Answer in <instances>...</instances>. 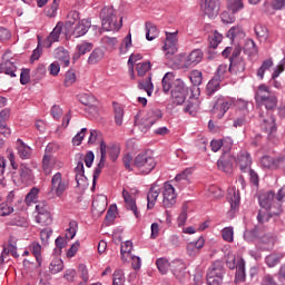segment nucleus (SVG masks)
Instances as JSON below:
<instances>
[{
  "mask_svg": "<svg viewBox=\"0 0 285 285\" xmlns=\"http://www.w3.org/2000/svg\"><path fill=\"white\" fill-rule=\"evenodd\" d=\"M227 199L229 200V204H230V209L228 213L229 215H235L239 208V202H240L239 191L235 189H229Z\"/></svg>",
  "mask_w": 285,
  "mask_h": 285,
  "instance_id": "obj_19",
  "label": "nucleus"
},
{
  "mask_svg": "<svg viewBox=\"0 0 285 285\" xmlns=\"http://www.w3.org/2000/svg\"><path fill=\"white\" fill-rule=\"evenodd\" d=\"M0 72L9 75V77H17V65L12 60H3L0 62Z\"/></svg>",
  "mask_w": 285,
  "mask_h": 285,
  "instance_id": "obj_28",
  "label": "nucleus"
},
{
  "mask_svg": "<svg viewBox=\"0 0 285 285\" xmlns=\"http://www.w3.org/2000/svg\"><path fill=\"white\" fill-rule=\"evenodd\" d=\"M204 60V51L202 49H194L185 59V67L191 68L202 63Z\"/></svg>",
  "mask_w": 285,
  "mask_h": 285,
  "instance_id": "obj_12",
  "label": "nucleus"
},
{
  "mask_svg": "<svg viewBox=\"0 0 285 285\" xmlns=\"http://www.w3.org/2000/svg\"><path fill=\"white\" fill-rule=\"evenodd\" d=\"M254 32L259 41H262V39H268V29L265 26L257 24L254 28Z\"/></svg>",
  "mask_w": 285,
  "mask_h": 285,
  "instance_id": "obj_51",
  "label": "nucleus"
},
{
  "mask_svg": "<svg viewBox=\"0 0 285 285\" xmlns=\"http://www.w3.org/2000/svg\"><path fill=\"white\" fill-rule=\"evenodd\" d=\"M259 121L262 122V128L265 132H273L277 131V125L275 124V116H273L269 111H263L259 114Z\"/></svg>",
  "mask_w": 285,
  "mask_h": 285,
  "instance_id": "obj_7",
  "label": "nucleus"
},
{
  "mask_svg": "<svg viewBox=\"0 0 285 285\" xmlns=\"http://www.w3.org/2000/svg\"><path fill=\"white\" fill-rule=\"evenodd\" d=\"M100 19L102 30L106 32H115L121 30L122 19L120 18L119 22L117 21V10L112 7H105L100 11Z\"/></svg>",
  "mask_w": 285,
  "mask_h": 285,
  "instance_id": "obj_1",
  "label": "nucleus"
},
{
  "mask_svg": "<svg viewBox=\"0 0 285 285\" xmlns=\"http://www.w3.org/2000/svg\"><path fill=\"white\" fill-rule=\"evenodd\" d=\"M38 195H39V188H37V187L31 188L30 191L26 196V203L35 204L37 202Z\"/></svg>",
  "mask_w": 285,
  "mask_h": 285,
  "instance_id": "obj_58",
  "label": "nucleus"
},
{
  "mask_svg": "<svg viewBox=\"0 0 285 285\" xmlns=\"http://www.w3.org/2000/svg\"><path fill=\"white\" fill-rule=\"evenodd\" d=\"M239 259L242 257L235 256L234 254H227L226 264L230 268V271H235L239 266Z\"/></svg>",
  "mask_w": 285,
  "mask_h": 285,
  "instance_id": "obj_48",
  "label": "nucleus"
},
{
  "mask_svg": "<svg viewBox=\"0 0 285 285\" xmlns=\"http://www.w3.org/2000/svg\"><path fill=\"white\" fill-rule=\"evenodd\" d=\"M188 86L181 79H176L173 81V89H171V99L173 104L176 106H181L186 102V98L188 97L189 92Z\"/></svg>",
  "mask_w": 285,
  "mask_h": 285,
  "instance_id": "obj_3",
  "label": "nucleus"
},
{
  "mask_svg": "<svg viewBox=\"0 0 285 285\" xmlns=\"http://www.w3.org/2000/svg\"><path fill=\"white\" fill-rule=\"evenodd\" d=\"M92 22L89 19H82L75 26L71 36L75 37V39H79V37H83L88 33V30H90Z\"/></svg>",
  "mask_w": 285,
  "mask_h": 285,
  "instance_id": "obj_13",
  "label": "nucleus"
},
{
  "mask_svg": "<svg viewBox=\"0 0 285 285\" xmlns=\"http://www.w3.org/2000/svg\"><path fill=\"white\" fill-rule=\"evenodd\" d=\"M246 70V62L244 58H229V72L230 75H240Z\"/></svg>",
  "mask_w": 285,
  "mask_h": 285,
  "instance_id": "obj_18",
  "label": "nucleus"
},
{
  "mask_svg": "<svg viewBox=\"0 0 285 285\" xmlns=\"http://www.w3.org/2000/svg\"><path fill=\"white\" fill-rule=\"evenodd\" d=\"M159 193H161V190L159 189V187L153 185L149 188V191L147 194V208L149 210H153V208H155V204H157V198L159 197Z\"/></svg>",
  "mask_w": 285,
  "mask_h": 285,
  "instance_id": "obj_25",
  "label": "nucleus"
},
{
  "mask_svg": "<svg viewBox=\"0 0 285 285\" xmlns=\"http://www.w3.org/2000/svg\"><path fill=\"white\" fill-rule=\"evenodd\" d=\"M77 228H79L77 220H71L66 233V239H75V236L77 235Z\"/></svg>",
  "mask_w": 285,
  "mask_h": 285,
  "instance_id": "obj_52",
  "label": "nucleus"
},
{
  "mask_svg": "<svg viewBox=\"0 0 285 285\" xmlns=\"http://www.w3.org/2000/svg\"><path fill=\"white\" fill-rule=\"evenodd\" d=\"M17 150L20 159H30V155H32V149L21 139L17 140Z\"/></svg>",
  "mask_w": 285,
  "mask_h": 285,
  "instance_id": "obj_32",
  "label": "nucleus"
},
{
  "mask_svg": "<svg viewBox=\"0 0 285 285\" xmlns=\"http://www.w3.org/2000/svg\"><path fill=\"white\" fill-rule=\"evenodd\" d=\"M146 39L147 41H153L157 39L159 31L157 30V26L153 24V22H146Z\"/></svg>",
  "mask_w": 285,
  "mask_h": 285,
  "instance_id": "obj_38",
  "label": "nucleus"
},
{
  "mask_svg": "<svg viewBox=\"0 0 285 285\" xmlns=\"http://www.w3.org/2000/svg\"><path fill=\"white\" fill-rule=\"evenodd\" d=\"M50 150H52V146L48 145L46 147V154L42 157V170L45 175H50L52 173V168L55 167V159L48 154Z\"/></svg>",
  "mask_w": 285,
  "mask_h": 285,
  "instance_id": "obj_14",
  "label": "nucleus"
},
{
  "mask_svg": "<svg viewBox=\"0 0 285 285\" xmlns=\"http://www.w3.org/2000/svg\"><path fill=\"white\" fill-rule=\"evenodd\" d=\"M229 68H230V66L228 67V65H226V63L220 65L217 68L214 77L216 79L220 80V81H224L225 79H228V72H230Z\"/></svg>",
  "mask_w": 285,
  "mask_h": 285,
  "instance_id": "obj_40",
  "label": "nucleus"
},
{
  "mask_svg": "<svg viewBox=\"0 0 285 285\" xmlns=\"http://www.w3.org/2000/svg\"><path fill=\"white\" fill-rule=\"evenodd\" d=\"M285 0H272V2L264 3V12L267 14H275V10H284Z\"/></svg>",
  "mask_w": 285,
  "mask_h": 285,
  "instance_id": "obj_26",
  "label": "nucleus"
},
{
  "mask_svg": "<svg viewBox=\"0 0 285 285\" xmlns=\"http://www.w3.org/2000/svg\"><path fill=\"white\" fill-rule=\"evenodd\" d=\"M218 170H223L227 175L233 173V158H223L217 161Z\"/></svg>",
  "mask_w": 285,
  "mask_h": 285,
  "instance_id": "obj_36",
  "label": "nucleus"
},
{
  "mask_svg": "<svg viewBox=\"0 0 285 285\" xmlns=\"http://www.w3.org/2000/svg\"><path fill=\"white\" fill-rule=\"evenodd\" d=\"M261 164L264 168H284L285 157L274 159L273 157L264 156L261 159Z\"/></svg>",
  "mask_w": 285,
  "mask_h": 285,
  "instance_id": "obj_15",
  "label": "nucleus"
},
{
  "mask_svg": "<svg viewBox=\"0 0 285 285\" xmlns=\"http://www.w3.org/2000/svg\"><path fill=\"white\" fill-rule=\"evenodd\" d=\"M206 282L208 285H222L224 284V276L217 274H206Z\"/></svg>",
  "mask_w": 285,
  "mask_h": 285,
  "instance_id": "obj_50",
  "label": "nucleus"
},
{
  "mask_svg": "<svg viewBox=\"0 0 285 285\" xmlns=\"http://www.w3.org/2000/svg\"><path fill=\"white\" fill-rule=\"evenodd\" d=\"M101 41L104 46H106V48H108L109 50H115V48H117V45L119 43V40H117V38H110L108 36H105Z\"/></svg>",
  "mask_w": 285,
  "mask_h": 285,
  "instance_id": "obj_54",
  "label": "nucleus"
},
{
  "mask_svg": "<svg viewBox=\"0 0 285 285\" xmlns=\"http://www.w3.org/2000/svg\"><path fill=\"white\" fill-rule=\"evenodd\" d=\"M234 236H235V230L233 229V227H225L222 230V237L224 242H228L230 244L234 240Z\"/></svg>",
  "mask_w": 285,
  "mask_h": 285,
  "instance_id": "obj_55",
  "label": "nucleus"
},
{
  "mask_svg": "<svg viewBox=\"0 0 285 285\" xmlns=\"http://www.w3.org/2000/svg\"><path fill=\"white\" fill-rule=\"evenodd\" d=\"M115 122L117 126L124 124V108L115 107Z\"/></svg>",
  "mask_w": 285,
  "mask_h": 285,
  "instance_id": "obj_64",
  "label": "nucleus"
},
{
  "mask_svg": "<svg viewBox=\"0 0 285 285\" xmlns=\"http://www.w3.org/2000/svg\"><path fill=\"white\" fill-rule=\"evenodd\" d=\"M227 9L233 13L244 10V0H227Z\"/></svg>",
  "mask_w": 285,
  "mask_h": 285,
  "instance_id": "obj_41",
  "label": "nucleus"
},
{
  "mask_svg": "<svg viewBox=\"0 0 285 285\" xmlns=\"http://www.w3.org/2000/svg\"><path fill=\"white\" fill-rule=\"evenodd\" d=\"M236 165L240 173H250V154L247 150H240L236 159Z\"/></svg>",
  "mask_w": 285,
  "mask_h": 285,
  "instance_id": "obj_10",
  "label": "nucleus"
},
{
  "mask_svg": "<svg viewBox=\"0 0 285 285\" xmlns=\"http://www.w3.org/2000/svg\"><path fill=\"white\" fill-rule=\"evenodd\" d=\"M150 68H151L150 61L139 62L136 65V70L138 72L139 77H144L146 75V72H148V70H150Z\"/></svg>",
  "mask_w": 285,
  "mask_h": 285,
  "instance_id": "obj_56",
  "label": "nucleus"
},
{
  "mask_svg": "<svg viewBox=\"0 0 285 285\" xmlns=\"http://www.w3.org/2000/svg\"><path fill=\"white\" fill-rule=\"evenodd\" d=\"M174 81H175V75L173 72L165 73L161 80L163 92H165V95H168L170 90L173 91Z\"/></svg>",
  "mask_w": 285,
  "mask_h": 285,
  "instance_id": "obj_33",
  "label": "nucleus"
},
{
  "mask_svg": "<svg viewBox=\"0 0 285 285\" xmlns=\"http://www.w3.org/2000/svg\"><path fill=\"white\" fill-rule=\"evenodd\" d=\"M55 57L58 61H62L65 68L70 66V55H68L67 50L63 47H58L55 50Z\"/></svg>",
  "mask_w": 285,
  "mask_h": 285,
  "instance_id": "obj_34",
  "label": "nucleus"
},
{
  "mask_svg": "<svg viewBox=\"0 0 285 285\" xmlns=\"http://www.w3.org/2000/svg\"><path fill=\"white\" fill-rule=\"evenodd\" d=\"M230 106H234L233 99L225 100L224 98H220L214 105V109L220 108L223 115H226V112H228V110L230 109Z\"/></svg>",
  "mask_w": 285,
  "mask_h": 285,
  "instance_id": "obj_43",
  "label": "nucleus"
},
{
  "mask_svg": "<svg viewBox=\"0 0 285 285\" xmlns=\"http://www.w3.org/2000/svg\"><path fill=\"white\" fill-rule=\"evenodd\" d=\"M122 198L125 202L126 210L132 212V214L135 215V218L139 219L140 214H139V209L137 208V198L132 194H130V191H128L127 189H122Z\"/></svg>",
  "mask_w": 285,
  "mask_h": 285,
  "instance_id": "obj_9",
  "label": "nucleus"
},
{
  "mask_svg": "<svg viewBox=\"0 0 285 285\" xmlns=\"http://www.w3.org/2000/svg\"><path fill=\"white\" fill-rule=\"evenodd\" d=\"M156 266L161 275H166L173 268V263L168 262V258L160 257L156 261Z\"/></svg>",
  "mask_w": 285,
  "mask_h": 285,
  "instance_id": "obj_37",
  "label": "nucleus"
},
{
  "mask_svg": "<svg viewBox=\"0 0 285 285\" xmlns=\"http://www.w3.org/2000/svg\"><path fill=\"white\" fill-rule=\"evenodd\" d=\"M233 104L237 110H246L248 112V100L233 98Z\"/></svg>",
  "mask_w": 285,
  "mask_h": 285,
  "instance_id": "obj_62",
  "label": "nucleus"
},
{
  "mask_svg": "<svg viewBox=\"0 0 285 285\" xmlns=\"http://www.w3.org/2000/svg\"><path fill=\"white\" fill-rule=\"evenodd\" d=\"M203 10L208 19H214L219 14V0H205Z\"/></svg>",
  "mask_w": 285,
  "mask_h": 285,
  "instance_id": "obj_11",
  "label": "nucleus"
},
{
  "mask_svg": "<svg viewBox=\"0 0 285 285\" xmlns=\"http://www.w3.org/2000/svg\"><path fill=\"white\" fill-rule=\"evenodd\" d=\"M171 272L177 277V279H184L186 277V263L181 259H176L171 262Z\"/></svg>",
  "mask_w": 285,
  "mask_h": 285,
  "instance_id": "obj_20",
  "label": "nucleus"
},
{
  "mask_svg": "<svg viewBox=\"0 0 285 285\" xmlns=\"http://www.w3.org/2000/svg\"><path fill=\"white\" fill-rule=\"evenodd\" d=\"M262 244H265V246H263V250H271V248H273V246H275V237L271 234H266L261 238Z\"/></svg>",
  "mask_w": 285,
  "mask_h": 285,
  "instance_id": "obj_47",
  "label": "nucleus"
},
{
  "mask_svg": "<svg viewBox=\"0 0 285 285\" xmlns=\"http://www.w3.org/2000/svg\"><path fill=\"white\" fill-rule=\"evenodd\" d=\"M189 79L190 82L193 83V86L189 88L191 95H190V99H197L199 97V86H202V82L204 81V76L202 73V71L199 70H193L189 73Z\"/></svg>",
  "mask_w": 285,
  "mask_h": 285,
  "instance_id": "obj_6",
  "label": "nucleus"
},
{
  "mask_svg": "<svg viewBox=\"0 0 285 285\" xmlns=\"http://www.w3.org/2000/svg\"><path fill=\"white\" fill-rule=\"evenodd\" d=\"M163 114L158 108L150 109L147 112V126L150 128V126H155L159 119H161Z\"/></svg>",
  "mask_w": 285,
  "mask_h": 285,
  "instance_id": "obj_35",
  "label": "nucleus"
},
{
  "mask_svg": "<svg viewBox=\"0 0 285 285\" xmlns=\"http://www.w3.org/2000/svg\"><path fill=\"white\" fill-rule=\"evenodd\" d=\"M68 181L63 180L61 173H56L51 178V188L55 190L57 197H61L68 190Z\"/></svg>",
  "mask_w": 285,
  "mask_h": 285,
  "instance_id": "obj_8",
  "label": "nucleus"
},
{
  "mask_svg": "<svg viewBox=\"0 0 285 285\" xmlns=\"http://www.w3.org/2000/svg\"><path fill=\"white\" fill-rule=\"evenodd\" d=\"M246 282V262L244 258H238V266L236 267L235 284Z\"/></svg>",
  "mask_w": 285,
  "mask_h": 285,
  "instance_id": "obj_27",
  "label": "nucleus"
},
{
  "mask_svg": "<svg viewBox=\"0 0 285 285\" xmlns=\"http://www.w3.org/2000/svg\"><path fill=\"white\" fill-rule=\"evenodd\" d=\"M77 81V75L75 73V71L69 70L66 72L65 75V86L67 88H70V86H72V83H75Z\"/></svg>",
  "mask_w": 285,
  "mask_h": 285,
  "instance_id": "obj_59",
  "label": "nucleus"
},
{
  "mask_svg": "<svg viewBox=\"0 0 285 285\" xmlns=\"http://www.w3.org/2000/svg\"><path fill=\"white\" fill-rule=\"evenodd\" d=\"M49 271L52 275H57V273H61L63 271V261L61 258H55L51 261L49 265Z\"/></svg>",
  "mask_w": 285,
  "mask_h": 285,
  "instance_id": "obj_45",
  "label": "nucleus"
},
{
  "mask_svg": "<svg viewBox=\"0 0 285 285\" xmlns=\"http://www.w3.org/2000/svg\"><path fill=\"white\" fill-rule=\"evenodd\" d=\"M204 244H206V240L202 236L197 240L188 243L186 247L187 255L189 257H197V254L204 248Z\"/></svg>",
  "mask_w": 285,
  "mask_h": 285,
  "instance_id": "obj_17",
  "label": "nucleus"
},
{
  "mask_svg": "<svg viewBox=\"0 0 285 285\" xmlns=\"http://www.w3.org/2000/svg\"><path fill=\"white\" fill-rule=\"evenodd\" d=\"M226 37L230 41H235V37H244V30L240 27H232L228 31Z\"/></svg>",
  "mask_w": 285,
  "mask_h": 285,
  "instance_id": "obj_53",
  "label": "nucleus"
},
{
  "mask_svg": "<svg viewBox=\"0 0 285 285\" xmlns=\"http://www.w3.org/2000/svg\"><path fill=\"white\" fill-rule=\"evenodd\" d=\"M207 273L210 275H218L220 277H224V275H226V267L224 262L219 259L213 262L208 267Z\"/></svg>",
  "mask_w": 285,
  "mask_h": 285,
  "instance_id": "obj_23",
  "label": "nucleus"
},
{
  "mask_svg": "<svg viewBox=\"0 0 285 285\" xmlns=\"http://www.w3.org/2000/svg\"><path fill=\"white\" fill-rule=\"evenodd\" d=\"M20 179L23 184H30V181H35V174L32 173V169L28 167L27 164L20 165Z\"/></svg>",
  "mask_w": 285,
  "mask_h": 285,
  "instance_id": "obj_29",
  "label": "nucleus"
},
{
  "mask_svg": "<svg viewBox=\"0 0 285 285\" xmlns=\"http://www.w3.org/2000/svg\"><path fill=\"white\" fill-rule=\"evenodd\" d=\"M106 142L102 140L100 142V161L97 165V168L104 169V166L106 165Z\"/></svg>",
  "mask_w": 285,
  "mask_h": 285,
  "instance_id": "obj_60",
  "label": "nucleus"
},
{
  "mask_svg": "<svg viewBox=\"0 0 285 285\" xmlns=\"http://www.w3.org/2000/svg\"><path fill=\"white\" fill-rule=\"evenodd\" d=\"M76 160H77V166L75 168V173H86L83 169V154L78 153L76 154Z\"/></svg>",
  "mask_w": 285,
  "mask_h": 285,
  "instance_id": "obj_63",
  "label": "nucleus"
},
{
  "mask_svg": "<svg viewBox=\"0 0 285 285\" xmlns=\"http://www.w3.org/2000/svg\"><path fill=\"white\" fill-rule=\"evenodd\" d=\"M101 59H104V50L96 48L89 56L88 58V63H90V66H95L97 63H99V61H101Z\"/></svg>",
  "mask_w": 285,
  "mask_h": 285,
  "instance_id": "obj_42",
  "label": "nucleus"
},
{
  "mask_svg": "<svg viewBox=\"0 0 285 285\" xmlns=\"http://www.w3.org/2000/svg\"><path fill=\"white\" fill-rule=\"evenodd\" d=\"M258 202L262 208H273V206H275V202H277V199L275 198V191H267L265 194H262L258 197Z\"/></svg>",
  "mask_w": 285,
  "mask_h": 285,
  "instance_id": "obj_21",
  "label": "nucleus"
},
{
  "mask_svg": "<svg viewBox=\"0 0 285 285\" xmlns=\"http://www.w3.org/2000/svg\"><path fill=\"white\" fill-rule=\"evenodd\" d=\"M92 47L94 46L91 42H81L77 45L76 47L77 52L72 57L73 61H79L81 56L87 55V52H90V50H92Z\"/></svg>",
  "mask_w": 285,
  "mask_h": 285,
  "instance_id": "obj_31",
  "label": "nucleus"
},
{
  "mask_svg": "<svg viewBox=\"0 0 285 285\" xmlns=\"http://www.w3.org/2000/svg\"><path fill=\"white\" fill-rule=\"evenodd\" d=\"M273 66H274L273 58H268L264 60L262 66L257 69V72H256L257 77H259V79H264V75L266 70H271Z\"/></svg>",
  "mask_w": 285,
  "mask_h": 285,
  "instance_id": "obj_44",
  "label": "nucleus"
},
{
  "mask_svg": "<svg viewBox=\"0 0 285 285\" xmlns=\"http://www.w3.org/2000/svg\"><path fill=\"white\" fill-rule=\"evenodd\" d=\"M138 88L139 90H145L148 97H150L153 95V90L155 89V86L153 85V78L148 77L145 80L139 81Z\"/></svg>",
  "mask_w": 285,
  "mask_h": 285,
  "instance_id": "obj_39",
  "label": "nucleus"
},
{
  "mask_svg": "<svg viewBox=\"0 0 285 285\" xmlns=\"http://www.w3.org/2000/svg\"><path fill=\"white\" fill-rule=\"evenodd\" d=\"M166 35V41L165 45L163 47L164 52H166V57L173 56L177 52L178 50V43H179V39L177 38L178 31H174V32H165Z\"/></svg>",
  "mask_w": 285,
  "mask_h": 285,
  "instance_id": "obj_4",
  "label": "nucleus"
},
{
  "mask_svg": "<svg viewBox=\"0 0 285 285\" xmlns=\"http://www.w3.org/2000/svg\"><path fill=\"white\" fill-rule=\"evenodd\" d=\"M177 204V193L175 187L169 183H165L163 190V206L164 208H173Z\"/></svg>",
  "mask_w": 285,
  "mask_h": 285,
  "instance_id": "obj_5",
  "label": "nucleus"
},
{
  "mask_svg": "<svg viewBox=\"0 0 285 285\" xmlns=\"http://www.w3.org/2000/svg\"><path fill=\"white\" fill-rule=\"evenodd\" d=\"M106 150H108L111 161H117L119 154L121 153L119 146L117 144H112L110 146H106Z\"/></svg>",
  "mask_w": 285,
  "mask_h": 285,
  "instance_id": "obj_49",
  "label": "nucleus"
},
{
  "mask_svg": "<svg viewBox=\"0 0 285 285\" xmlns=\"http://www.w3.org/2000/svg\"><path fill=\"white\" fill-rule=\"evenodd\" d=\"M62 29H63V24L61 22H58V24L53 28L52 32L45 40V46L50 48L52 43H55L56 41H59Z\"/></svg>",
  "mask_w": 285,
  "mask_h": 285,
  "instance_id": "obj_24",
  "label": "nucleus"
},
{
  "mask_svg": "<svg viewBox=\"0 0 285 285\" xmlns=\"http://www.w3.org/2000/svg\"><path fill=\"white\" fill-rule=\"evenodd\" d=\"M134 166H136V168H139V170L144 173V175H148L149 173H153V170H155L157 161H155V157H153V154H150L149 151H144L136 156L134 160Z\"/></svg>",
  "mask_w": 285,
  "mask_h": 285,
  "instance_id": "obj_2",
  "label": "nucleus"
},
{
  "mask_svg": "<svg viewBox=\"0 0 285 285\" xmlns=\"http://www.w3.org/2000/svg\"><path fill=\"white\" fill-rule=\"evenodd\" d=\"M39 208H41V205H36V210L38 213L36 222L42 226H50V224H52V215L50 212H48V209L41 210Z\"/></svg>",
  "mask_w": 285,
  "mask_h": 285,
  "instance_id": "obj_16",
  "label": "nucleus"
},
{
  "mask_svg": "<svg viewBox=\"0 0 285 285\" xmlns=\"http://www.w3.org/2000/svg\"><path fill=\"white\" fill-rule=\"evenodd\" d=\"M284 258V254H271L265 258V262L269 268L277 266Z\"/></svg>",
  "mask_w": 285,
  "mask_h": 285,
  "instance_id": "obj_46",
  "label": "nucleus"
},
{
  "mask_svg": "<svg viewBox=\"0 0 285 285\" xmlns=\"http://www.w3.org/2000/svg\"><path fill=\"white\" fill-rule=\"evenodd\" d=\"M224 39V36H222V33H218L217 31H215L212 36V38L209 39V46L210 48H217V46H219V43H222V40Z\"/></svg>",
  "mask_w": 285,
  "mask_h": 285,
  "instance_id": "obj_61",
  "label": "nucleus"
},
{
  "mask_svg": "<svg viewBox=\"0 0 285 285\" xmlns=\"http://www.w3.org/2000/svg\"><path fill=\"white\" fill-rule=\"evenodd\" d=\"M222 88V80H218V78H215V76L207 82L205 92L207 97H213L215 92H218V90Z\"/></svg>",
  "mask_w": 285,
  "mask_h": 285,
  "instance_id": "obj_30",
  "label": "nucleus"
},
{
  "mask_svg": "<svg viewBox=\"0 0 285 285\" xmlns=\"http://www.w3.org/2000/svg\"><path fill=\"white\" fill-rule=\"evenodd\" d=\"M257 101H261L262 106L265 107V112L277 108V96L274 94H267V96L259 98Z\"/></svg>",
  "mask_w": 285,
  "mask_h": 285,
  "instance_id": "obj_22",
  "label": "nucleus"
},
{
  "mask_svg": "<svg viewBox=\"0 0 285 285\" xmlns=\"http://www.w3.org/2000/svg\"><path fill=\"white\" fill-rule=\"evenodd\" d=\"M126 278L124 277V271L116 269L114 272L112 285H124Z\"/></svg>",
  "mask_w": 285,
  "mask_h": 285,
  "instance_id": "obj_57",
  "label": "nucleus"
}]
</instances>
